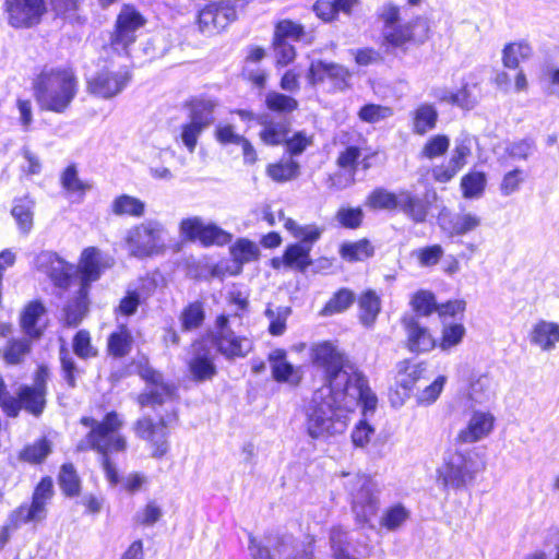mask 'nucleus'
Returning a JSON list of instances; mask_svg holds the SVG:
<instances>
[{"label":"nucleus","mask_w":559,"mask_h":559,"mask_svg":"<svg viewBox=\"0 0 559 559\" xmlns=\"http://www.w3.org/2000/svg\"><path fill=\"white\" fill-rule=\"evenodd\" d=\"M167 230L157 219H145L129 228L124 243L131 257L145 259L158 255L166 248Z\"/></svg>","instance_id":"6e6552de"},{"label":"nucleus","mask_w":559,"mask_h":559,"mask_svg":"<svg viewBox=\"0 0 559 559\" xmlns=\"http://www.w3.org/2000/svg\"><path fill=\"white\" fill-rule=\"evenodd\" d=\"M289 307H277L273 309L267 307L265 309V317L270 320L269 332L274 336L283 335L286 331V321L290 314Z\"/></svg>","instance_id":"8fccbe9b"},{"label":"nucleus","mask_w":559,"mask_h":559,"mask_svg":"<svg viewBox=\"0 0 559 559\" xmlns=\"http://www.w3.org/2000/svg\"><path fill=\"white\" fill-rule=\"evenodd\" d=\"M46 316L45 306L34 300L28 302L21 313V328L29 338H39L44 333L46 324L43 319Z\"/></svg>","instance_id":"b1692460"},{"label":"nucleus","mask_w":559,"mask_h":559,"mask_svg":"<svg viewBox=\"0 0 559 559\" xmlns=\"http://www.w3.org/2000/svg\"><path fill=\"white\" fill-rule=\"evenodd\" d=\"M492 396L491 381L488 376H479L471 382L468 399L472 402V406L485 404L489 402Z\"/></svg>","instance_id":"c03bdc74"},{"label":"nucleus","mask_w":559,"mask_h":559,"mask_svg":"<svg viewBox=\"0 0 559 559\" xmlns=\"http://www.w3.org/2000/svg\"><path fill=\"white\" fill-rule=\"evenodd\" d=\"M50 443L46 439H40L33 444L25 447L21 453L20 459L28 463H40L50 453Z\"/></svg>","instance_id":"13d9d810"},{"label":"nucleus","mask_w":559,"mask_h":559,"mask_svg":"<svg viewBox=\"0 0 559 559\" xmlns=\"http://www.w3.org/2000/svg\"><path fill=\"white\" fill-rule=\"evenodd\" d=\"M216 104L211 99H194L190 104L189 122L203 131L214 122Z\"/></svg>","instance_id":"72a5a7b5"},{"label":"nucleus","mask_w":559,"mask_h":559,"mask_svg":"<svg viewBox=\"0 0 559 559\" xmlns=\"http://www.w3.org/2000/svg\"><path fill=\"white\" fill-rule=\"evenodd\" d=\"M139 374L146 382L145 391L138 397L139 404L142 407L162 405L173 396L174 388L165 383L162 373L150 365H140Z\"/></svg>","instance_id":"f8f14e48"},{"label":"nucleus","mask_w":559,"mask_h":559,"mask_svg":"<svg viewBox=\"0 0 559 559\" xmlns=\"http://www.w3.org/2000/svg\"><path fill=\"white\" fill-rule=\"evenodd\" d=\"M393 115V110L390 107L368 104L360 108L358 117L361 121L368 123H377Z\"/></svg>","instance_id":"0e129e2a"},{"label":"nucleus","mask_w":559,"mask_h":559,"mask_svg":"<svg viewBox=\"0 0 559 559\" xmlns=\"http://www.w3.org/2000/svg\"><path fill=\"white\" fill-rule=\"evenodd\" d=\"M35 206V200L28 194L13 200L11 215L23 235H28L33 229Z\"/></svg>","instance_id":"bb28decb"},{"label":"nucleus","mask_w":559,"mask_h":559,"mask_svg":"<svg viewBox=\"0 0 559 559\" xmlns=\"http://www.w3.org/2000/svg\"><path fill=\"white\" fill-rule=\"evenodd\" d=\"M255 121L261 126L260 140L269 146H277L286 141L289 122L286 119H274L269 114L257 115Z\"/></svg>","instance_id":"412c9836"},{"label":"nucleus","mask_w":559,"mask_h":559,"mask_svg":"<svg viewBox=\"0 0 559 559\" xmlns=\"http://www.w3.org/2000/svg\"><path fill=\"white\" fill-rule=\"evenodd\" d=\"M399 192L393 193L384 188L374 189L367 199V205L377 210L393 211L397 209Z\"/></svg>","instance_id":"de8ad7c7"},{"label":"nucleus","mask_w":559,"mask_h":559,"mask_svg":"<svg viewBox=\"0 0 559 559\" xmlns=\"http://www.w3.org/2000/svg\"><path fill=\"white\" fill-rule=\"evenodd\" d=\"M132 342L131 333L126 328H122L120 331L110 334L108 350L115 357H124L130 353Z\"/></svg>","instance_id":"09e8293b"},{"label":"nucleus","mask_w":559,"mask_h":559,"mask_svg":"<svg viewBox=\"0 0 559 559\" xmlns=\"http://www.w3.org/2000/svg\"><path fill=\"white\" fill-rule=\"evenodd\" d=\"M355 300V295L352 290L342 288L326 302L322 313L324 316H331L334 313L342 312L349 308Z\"/></svg>","instance_id":"603ef678"},{"label":"nucleus","mask_w":559,"mask_h":559,"mask_svg":"<svg viewBox=\"0 0 559 559\" xmlns=\"http://www.w3.org/2000/svg\"><path fill=\"white\" fill-rule=\"evenodd\" d=\"M110 209L116 216L142 217L145 203L133 195L121 194L112 200Z\"/></svg>","instance_id":"f704fd0d"},{"label":"nucleus","mask_w":559,"mask_h":559,"mask_svg":"<svg viewBox=\"0 0 559 559\" xmlns=\"http://www.w3.org/2000/svg\"><path fill=\"white\" fill-rule=\"evenodd\" d=\"M536 151V144L532 139L509 141L504 145V155L501 159L508 158L514 162L527 160Z\"/></svg>","instance_id":"ea45409f"},{"label":"nucleus","mask_w":559,"mask_h":559,"mask_svg":"<svg viewBox=\"0 0 559 559\" xmlns=\"http://www.w3.org/2000/svg\"><path fill=\"white\" fill-rule=\"evenodd\" d=\"M205 318L200 302L190 304L181 313V326L183 331H191L201 326Z\"/></svg>","instance_id":"bf43d9fd"},{"label":"nucleus","mask_w":559,"mask_h":559,"mask_svg":"<svg viewBox=\"0 0 559 559\" xmlns=\"http://www.w3.org/2000/svg\"><path fill=\"white\" fill-rule=\"evenodd\" d=\"M59 485L67 496L72 497L79 495L80 478L71 463H66L61 466L59 474Z\"/></svg>","instance_id":"864d4df0"},{"label":"nucleus","mask_w":559,"mask_h":559,"mask_svg":"<svg viewBox=\"0 0 559 559\" xmlns=\"http://www.w3.org/2000/svg\"><path fill=\"white\" fill-rule=\"evenodd\" d=\"M486 185V177L483 173H471L465 175L461 180L463 195L472 199L479 197Z\"/></svg>","instance_id":"052dcab7"},{"label":"nucleus","mask_w":559,"mask_h":559,"mask_svg":"<svg viewBox=\"0 0 559 559\" xmlns=\"http://www.w3.org/2000/svg\"><path fill=\"white\" fill-rule=\"evenodd\" d=\"M409 516V510L402 503H396L383 511L380 518V526L394 532L400 530L408 521Z\"/></svg>","instance_id":"58836bf2"},{"label":"nucleus","mask_w":559,"mask_h":559,"mask_svg":"<svg viewBox=\"0 0 559 559\" xmlns=\"http://www.w3.org/2000/svg\"><path fill=\"white\" fill-rule=\"evenodd\" d=\"M479 78L477 73L471 72L462 87L454 92V106L464 110H472L478 104Z\"/></svg>","instance_id":"7c9ffc66"},{"label":"nucleus","mask_w":559,"mask_h":559,"mask_svg":"<svg viewBox=\"0 0 559 559\" xmlns=\"http://www.w3.org/2000/svg\"><path fill=\"white\" fill-rule=\"evenodd\" d=\"M310 247L308 245H289L283 254V264L285 267L305 272L312 264L310 258Z\"/></svg>","instance_id":"473e14b6"},{"label":"nucleus","mask_w":559,"mask_h":559,"mask_svg":"<svg viewBox=\"0 0 559 559\" xmlns=\"http://www.w3.org/2000/svg\"><path fill=\"white\" fill-rule=\"evenodd\" d=\"M237 307L231 314H221L216 319V332L214 343L217 350L228 359L247 356L253 348L250 338L237 335L231 326L241 324V314L248 306V301L239 296L234 299Z\"/></svg>","instance_id":"423d86ee"},{"label":"nucleus","mask_w":559,"mask_h":559,"mask_svg":"<svg viewBox=\"0 0 559 559\" xmlns=\"http://www.w3.org/2000/svg\"><path fill=\"white\" fill-rule=\"evenodd\" d=\"M340 253L348 262L362 261L373 255V247L367 239H361L343 243Z\"/></svg>","instance_id":"79ce46f5"},{"label":"nucleus","mask_w":559,"mask_h":559,"mask_svg":"<svg viewBox=\"0 0 559 559\" xmlns=\"http://www.w3.org/2000/svg\"><path fill=\"white\" fill-rule=\"evenodd\" d=\"M9 24L13 27H32L46 12L44 0H5Z\"/></svg>","instance_id":"ddd939ff"},{"label":"nucleus","mask_w":559,"mask_h":559,"mask_svg":"<svg viewBox=\"0 0 559 559\" xmlns=\"http://www.w3.org/2000/svg\"><path fill=\"white\" fill-rule=\"evenodd\" d=\"M532 49L525 43L509 44L503 49L502 61L504 67L515 69L520 59H526L531 56Z\"/></svg>","instance_id":"4d7b16f0"},{"label":"nucleus","mask_w":559,"mask_h":559,"mask_svg":"<svg viewBox=\"0 0 559 559\" xmlns=\"http://www.w3.org/2000/svg\"><path fill=\"white\" fill-rule=\"evenodd\" d=\"M180 229L188 238L198 239L205 246H223L231 240L230 234L214 224H205L199 217L183 219Z\"/></svg>","instance_id":"2eb2a0df"},{"label":"nucleus","mask_w":559,"mask_h":559,"mask_svg":"<svg viewBox=\"0 0 559 559\" xmlns=\"http://www.w3.org/2000/svg\"><path fill=\"white\" fill-rule=\"evenodd\" d=\"M130 81L128 71H100L88 80L87 91L98 97L108 99L123 91Z\"/></svg>","instance_id":"dca6fc26"},{"label":"nucleus","mask_w":559,"mask_h":559,"mask_svg":"<svg viewBox=\"0 0 559 559\" xmlns=\"http://www.w3.org/2000/svg\"><path fill=\"white\" fill-rule=\"evenodd\" d=\"M364 213L359 207H341L335 218L341 226L345 228L355 229L360 226Z\"/></svg>","instance_id":"774afa93"},{"label":"nucleus","mask_w":559,"mask_h":559,"mask_svg":"<svg viewBox=\"0 0 559 559\" xmlns=\"http://www.w3.org/2000/svg\"><path fill=\"white\" fill-rule=\"evenodd\" d=\"M485 463L474 450H457L444 459L438 469V480L444 488L463 489L484 471Z\"/></svg>","instance_id":"0eeeda50"},{"label":"nucleus","mask_w":559,"mask_h":559,"mask_svg":"<svg viewBox=\"0 0 559 559\" xmlns=\"http://www.w3.org/2000/svg\"><path fill=\"white\" fill-rule=\"evenodd\" d=\"M447 382L445 376H439L432 383L418 392L417 402L421 405H430L435 403L443 391Z\"/></svg>","instance_id":"69168bd1"},{"label":"nucleus","mask_w":559,"mask_h":559,"mask_svg":"<svg viewBox=\"0 0 559 559\" xmlns=\"http://www.w3.org/2000/svg\"><path fill=\"white\" fill-rule=\"evenodd\" d=\"M444 251L440 245L423 247L412 251L411 255L415 258L421 267H431L439 263Z\"/></svg>","instance_id":"6e6d98bb"},{"label":"nucleus","mask_w":559,"mask_h":559,"mask_svg":"<svg viewBox=\"0 0 559 559\" xmlns=\"http://www.w3.org/2000/svg\"><path fill=\"white\" fill-rule=\"evenodd\" d=\"M438 116V110L432 104H420L412 114L413 132L424 135L431 131L436 128Z\"/></svg>","instance_id":"2f4dec72"},{"label":"nucleus","mask_w":559,"mask_h":559,"mask_svg":"<svg viewBox=\"0 0 559 559\" xmlns=\"http://www.w3.org/2000/svg\"><path fill=\"white\" fill-rule=\"evenodd\" d=\"M61 186L70 193L83 195L92 186L80 179L75 165L68 166L61 175Z\"/></svg>","instance_id":"3c124183"},{"label":"nucleus","mask_w":559,"mask_h":559,"mask_svg":"<svg viewBox=\"0 0 559 559\" xmlns=\"http://www.w3.org/2000/svg\"><path fill=\"white\" fill-rule=\"evenodd\" d=\"M79 81L69 67L45 66L34 80V94L39 106L56 114L64 112L75 98Z\"/></svg>","instance_id":"39448f33"},{"label":"nucleus","mask_w":559,"mask_h":559,"mask_svg":"<svg viewBox=\"0 0 559 559\" xmlns=\"http://www.w3.org/2000/svg\"><path fill=\"white\" fill-rule=\"evenodd\" d=\"M495 417L489 412H474L467 426L459 433V440L474 443L487 437L493 429Z\"/></svg>","instance_id":"4be33fe9"},{"label":"nucleus","mask_w":559,"mask_h":559,"mask_svg":"<svg viewBox=\"0 0 559 559\" xmlns=\"http://www.w3.org/2000/svg\"><path fill=\"white\" fill-rule=\"evenodd\" d=\"M427 372L426 362H413L403 360L397 364V384L404 390V394L408 395L417 381L425 378Z\"/></svg>","instance_id":"c756f323"},{"label":"nucleus","mask_w":559,"mask_h":559,"mask_svg":"<svg viewBox=\"0 0 559 559\" xmlns=\"http://www.w3.org/2000/svg\"><path fill=\"white\" fill-rule=\"evenodd\" d=\"M284 226L295 238L300 240L297 245H308L310 250L312 249V245L320 239L324 230L323 227L316 224L299 225L292 218L285 219Z\"/></svg>","instance_id":"c9c22d12"},{"label":"nucleus","mask_w":559,"mask_h":559,"mask_svg":"<svg viewBox=\"0 0 559 559\" xmlns=\"http://www.w3.org/2000/svg\"><path fill=\"white\" fill-rule=\"evenodd\" d=\"M31 350V341L27 338L10 340L3 349V359L9 365L21 364Z\"/></svg>","instance_id":"49530a36"},{"label":"nucleus","mask_w":559,"mask_h":559,"mask_svg":"<svg viewBox=\"0 0 559 559\" xmlns=\"http://www.w3.org/2000/svg\"><path fill=\"white\" fill-rule=\"evenodd\" d=\"M231 255L239 263H247L258 259L259 249L255 243L247 239H239L231 247Z\"/></svg>","instance_id":"680f3d73"},{"label":"nucleus","mask_w":559,"mask_h":559,"mask_svg":"<svg viewBox=\"0 0 559 559\" xmlns=\"http://www.w3.org/2000/svg\"><path fill=\"white\" fill-rule=\"evenodd\" d=\"M412 307L418 316L427 317L437 311V304L432 293L420 290L412 298Z\"/></svg>","instance_id":"e2e57ef3"},{"label":"nucleus","mask_w":559,"mask_h":559,"mask_svg":"<svg viewBox=\"0 0 559 559\" xmlns=\"http://www.w3.org/2000/svg\"><path fill=\"white\" fill-rule=\"evenodd\" d=\"M299 164L293 159L281 160L271 164L266 168V174L276 182H285L299 176Z\"/></svg>","instance_id":"37998d69"},{"label":"nucleus","mask_w":559,"mask_h":559,"mask_svg":"<svg viewBox=\"0 0 559 559\" xmlns=\"http://www.w3.org/2000/svg\"><path fill=\"white\" fill-rule=\"evenodd\" d=\"M348 390L336 392L331 388L317 389L305 406V428L312 439H323L342 435L348 427V414L356 406L362 405L364 412L368 409L365 399H355L352 403Z\"/></svg>","instance_id":"f03ea898"},{"label":"nucleus","mask_w":559,"mask_h":559,"mask_svg":"<svg viewBox=\"0 0 559 559\" xmlns=\"http://www.w3.org/2000/svg\"><path fill=\"white\" fill-rule=\"evenodd\" d=\"M345 489L350 497L352 511L359 524H368L380 506L378 484L367 475L345 474Z\"/></svg>","instance_id":"1a4fd4ad"},{"label":"nucleus","mask_w":559,"mask_h":559,"mask_svg":"<svg viewBox=\"0 0 559 559\" xmlns=\"http://www.w3.org/2000/svg\"><path fill=\"white\" fill-rule=\"evenodd\" d=\"M428 32V25L425 20L416 19L413 22L400 25H389L383 27V37L385 44L393 47H401L407 41H423Z\"/></svg>","instance_id":"a211bd4d"},{"label":"nucleus","mask_w":559,"mask_h":559,"mask_svg":"<svg viewBox=\"0 0 559 559\" xmlns=\"http://www.w3.org/2000/svg\"><path fill=\"white\" fill-rule=\"evenodd\" d=\"M273 378L277 382L297 384L300 380L298 369L286 360V353L283 349H275L269 356Z\"/></svg>","instance_id":"c85d7f7f"},{"label":"nucleus","mask_w":559,"mask_h":559,"mask_svg":"<svg viewBox=\"0 0 559 559\" xmlns=\"http://www.w3.org/2000/svg\"><path fill=\"white\" fill-rule=\"evenodd\" d=\"M145 20L133 7L124 5L117 16L115 31L110 36V46L118 53H128V48L135 43L138 32Z\"/></svg>","instance_id":"9d476101"},{"label":"nucleus","mask_w":559,"mask_h":559,"mask_svg":"<svg viewBox=\"0 0 559 559\" xmlns=\"http://www.w3.org/2000/svg\"><path fill=\"white\" fill-rule=\"evenodd\" d=\"M189 370L193 380L198 382L211 380L216 374L214 354L210 348L198 345L189 361Z\"/></svg>","instance_id":"5701e85b"},{"label":"nucleus","mask_w":559,"mask_h":559,"mask_svg":"<svg viewBox=\"0 0 559 559\" xmlns=\"http://www.w3.org/2000/svg\"><path fill=\"white\" fill-rule=\"evenodd\" d=\"M236 19V11L229 3H210L198 16L199 28L202 33L214 34L225 28Z\"/></svg>","instance_id":"f3484780"},{"label":"nucleus","mask_w":559,"mask_h":559,"mask_svg":"<svg viewBox=\"0 0 559 559\" xmlns=\"http://www.w3.org/2000/svg\"><path fill=\"white\" fill-rule=\"evenodd\" d=\"M481 224V218L472 212L459 213L450 221V234L452 236H464L476 230Z\"/></svg>","instance_id":"a19ab883"},{"label":"nucleus","mask_w":559,"mask_h":559,"mask_svg":"<svg viewBox=\"0 0 559 559\" xmlns=\"http://www.w3.org/2000/svg\"><path fill=\"white\" fill-rule=\"evenodd\" d=\"M53 496V484L49 477L43 478L36 486L32 503L21 506L16 511V522L28 523L43 521L47 515L46 507Z\"/></svg>","instance_id":"4468645a"},{"label":"nucleus","mask_w":559,"mask_h":559,"mask_svg":"<svg viewBox=\"0 0 559 559\" xmlns=\"http://www.w3.org/2000/svg\"><path fill=\"white\" fill-rule=\"evenodd\" d=\"M264 104L270 111L280 115H289L299 107V103L296 98L275 91L265 94Z\"/></svg>","instance_id":"4c0bfd02"},{"label":"nucleus","mask_w":559,"mask_h":559,"mask_svg":"<svg viewBox=\"0 0 559 559\" xmlns=\"http://www.w3.org/2000/svg\"><path fill=\"white\" fill-rule=\"evenodd\" d=\"M528 340L532 345L540 350L550 352L559 343V324L539 320L532 326Z\"/></svg>","instance_id":"393cba45"},{"label":"nucleus","mask_w":559,"mask_h":559,"mask_svg":"<svg viewBox=\"0 0 559 559\" xmlns=\"http://www.w3.org/2000/svg\"><path fill=\"white\" fill-rule=\"evenodd\" d=\"M396 210H400L414 223H424L428 215V203L408 190H401Z\"/></svg>","instance_id":"cd10ccee"},{"label":"nucleus","mask_w":559,"mask_h":559,"mask_svg":"<svg viewBox=\"0 0 559 559\" xmlns=\"http://www.w3.org/2000/svg\"><path fill=\"white\" fill-rule=\"evenodd\" d=\"M308 78L312 85L329 79L335 88L344 91L349 86L352 73L342 64L318 60L311 63Z\"/></svg>","instance_id":"6ab92c4d"},{"label":"nucleus","mask_w":559,"mask_h":559,"mask_svg":"<svg viewBox=\"0 0 559 559\" xmlns=\"http://www.w3.org/2000/svg\"><path fill=\"white\" fill-rule=\"evenodd\" d=\"M310 360L323 374L325 383L321 388H331L336 392L348 390L352 403L355 399H365L367 408L376 409L378 399L368 386L367 379L333 343L313 344Z\"/></svg>","instance_id":"7ed1b4c3"},{"label":"nucleus","mask_w":559,"mask_h":559,"mask_svg":"<svg viewBox=\"0 0 559 559\" xmlns=\"http://www.w3.org/2000/svg\"><path fill=\"white\" fill-rule=\"evenodd\" d=\"M359 319L365 326H370L376 321L380 309V297L373 290L365 292L358 299Z\"/></svg>","instance_id":"e433bc0d"},{"label":"nucleus","mask_w":559,"mask_h":559,"mask_svg":"<svg viewBox=\"0 0 559 559\" xmlns=\"http://www.w3.org/2000/svg\"><path fill=\"white\" fill-rule=\"evenodd\" d=\"M46 396L47 393L44 390L24 384L20 386L15 397L9 396L3 399L1 407L8 417H17L22 409L35 417H39L46 407Z\"/></svg>","instance_id":"9b49d317"},{"label":"nucleus","mask_w":559,"mask_h":559,"mask_svg":"<svg viewBox=\"0 0 559 559\" xmlns=\"http://www.w3.org/2000/svg\"><path fill=\"white\" fill-rule=\"evenodd\" d=\"M403 323L407 331V342L411 352L425 353L437 346L428 329L421 326L413 317H405Z\"/></svg>","instance_id":"a878e982"},{"label":"nucleus","mask_w":559,"mask_h":559,"mask_svg":"<svg viewBox=\"0 0 559 559\" xmlns=\"http://www.w3.org/2000/svg\"><path fill=\"white\" fill-rule=\"evenodd\" d=\"M466 330L462 323L443 324L442 335L437 346L442 352H449L463 341Z\"/></svg>","instance_id":"a18cd8bd"},{"label":"nucleus","mask_w":559,"mask_h":559,"mask_svg":"<svg viewBox=\"0 0 559 559\" xmlns=\"http://www.w3.org/2000/svg\"><path fill=\"white\" fill-rule=\"evenodd\" d=\"M134 430L139 438L151 443L154 457H162L167 453V429L163 418L157 424H154L151 418H141L135 423Z\"/></svg>","instance_id":"aec40b11"},{"label":"nucleus","mask_w":559,"mask_h":559,"mask_svg":"<svg viewBox=\"0 0 559 559\" xmlns=\"http://www.w3.org/2000/svg\"><path fill=\"white\" fill-rule=\"evenodd\" d=\"M304 34L301 25L292 21H282L276 25L274 39L275 40H299Z\"/></svg>","instance_id":"338daca9"},{"label":"nucleus","mask_w":559,"mask_h":559,"mask_svg":"<svg viewBox=\"0 0 559 559\" xmlns=\"http://www.w3.org/2000/svg\"><path fill=\"white\" fill-rule=\"evenodd\" d=\"M36 267L60 288H67L74 277L79 278L80 289L74 306L75 311L71 305L66 308L67 323L69 325L79 324L86 310L90 285L100 277L103 271L100 251L94 247L84 249L78 267L68 263L55 252L44 251L36 258Z\"/></svg>","instance_id":"f257e3e1"},{"label":"nucleus","mask_w":559,"mask_h":559,"mask_svg":"<svg viewBox=\"0 0 559 559\" xmlns=\"http://www.w3.org/2000/svg\"><path fill=\"white\" fill-rule=\"evenodd\" d=\"M330 545L334 559H357L348 552L347 532L341 527H334L330 533Z\"/></svg>","instance_id":"5fc2aeb1"},{"label":"nucleus","mask_w":559,"mask_h":559,"mask_svg":"<svg viewBox=\"0 0 559 559\" xmlns=\"http://www.w3.org/2000/svg\"><path fill=\"white\" fill-rule=\"evenodd\" d=\"M80 423L88 428L86 436L79 441L78 451L94 450L100 454V462L106 479L111 486L118 485L121 479L116 464L111 461L110 454L123 452L127 449V440L120 433L123 420L116 412H109L103 420L84 416Z\"/></svg>","instance_id":"20e7f679"}]
</instances>
